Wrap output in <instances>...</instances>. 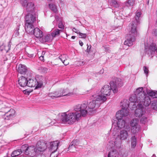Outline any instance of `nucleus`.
Listing matches in <instances>:
<instances>
[{"mask_svg":"<svg viewBox=\"0 0 157 157\" xmlns=\"http://www.w3.org/2000/svg\"><path fill=\"white\" fill-rule=\"evenodd\" d=\"M94 99L90 102L88 105L87 103H83L74 106V112L63 113H62L61 120L62 123L72 124L76 121L80 120L81 117H85L88 113L90 114L94 111V108H98L100 105L107 99L105 97L100 96H93Z\"/></svg>","mask_w":157,"mask_h":157,"instance_id":"f257e3e1","label":"nucleus"},{"mask_svg":"<svg viewBox=\"0 0 157 157\" xmlns=\"http://www.w3.org/2000/svg\"><path fill=\"white\" fill-rule=\"evenodd\" d=\"M143 88L139 87L137 88L134 94L132 95L129 98V101L132 102L139 103L142 101V98L144 96V91L143 90Z\"/></svg>","mask_w":157,"mask_h":157,"instance_id":"f03ea898","label":"nucleus"},{"mask_svg":"<svg viewBox=\"0 0 157 157\" xmlns=\"http://www.w3.org/2000/svg\"><path fill=\"white\" fill-rule=\"evenodd\" d=\"M122 106L121 109L117 113H119L122 116H127L128 115L129 111L128 109L129 106V102L126 99H124L123 102H121Z\"/></svg>","mask_w":157,"mask_h":157,"instance_id":"7ed1b4c3","label":"nucleus"},{"mask_svg":"<svg viewBox=\"0 0 157 157\" xmlns=\"http://www.w3.org/2000/svg\"><path fill=\"white\" fill-rule=\"evenodd\" d=\"M109 85L113 93H116L118 91L117 87L121 86V80L120 78L115 77L110 82Z\"/></svg>","mask_w":157,"mask_h":157,"instance_id":"20e7f679","label":"nucleus"},{"mask_svg":"<svg viewBox=\"0 0 157 157\" xmlns=\"http://www.w3.org/2000/svg\"><path fill=\"white\" fill-rule=\"evenodd\" d=\"M43 84L42 82L38 81L36 78H29L27 80V86L31 87H35V89L41 88Z\"/></svg>","mask_w":157,"mask_h":157,"instance_id":"39448f33","label":"nucleus"},{"mask_svg":"<svg viewBox=\"0 0 157 157\" xmlns=\"http://www.w3.org/2000/svg\"><path fill=\"white\" fill-rule=\"evenodd\" d=\"M140 24L132 21V23L129 25V27L130 30L129 33L128 35H130L132 36L136 37L138 34V26Z\"/></svg>","mask_w":157,"mask_h":157,"instance_id":"423d86ee","label":"nucleus"},{"mask_svg":"<svg viewBox=\"0 0 157 157\" xmlns=\"http://www.w3.org/2000/svg\"><path fill=\"white\" fill-rule=\"evenodd\" d=\"M112 90V89L110 85L109 86L108 85H105L101 89V94H99L98 96L102 97H105L106 98L105 96H109L110 95Z\"/></svg>","mask_w":157,"mask_h":157,"instance_id":"0eeeda50","label":"nucleus"},{"mask_svg":"<svg viewBox=\"0 0 157 157\" xmlns=\"http://www.w3.org/2000/svg\"><path fill=\"white\" fill-rule=\"evenodd\" d=\"M156 48V44L154 43H152L150 46H145V52L149 56H152V57L155 53Z\"/></svg>","mask_w":157,"mask_h":157,"instance_id":"6e6552de","label":"nucleus"},{"mask_svg":"<svg viewBox=\"0 0 157 157\" xmlns=\"http://www.w3.org/2000/svg\"><path fill=\"white\" fill-rule=\"evenodd\" d=\"M126 129L121 130L118 135V136L121 140H124L126 139L128 136V132H129L131 129L128 126H127Z\"/></svg>","mask_w":157,"mask_h":157,"instance_id":"1a4fd4ad","label":"nucleus"},{"mask_svg":"<svg viewBox=\"0 0 157 157\" xmlns=\"http://www.w3.org/2000/svg\"><path fill=\"white\" fill-rule=\"evenodd\" d=\"M18 72L21 74L24 75L26 77H28L31 76V72L26 67L22 64H19L17 69Z\"/></svg>","mask_w":157,"mask_h":157,"instance_id":"9d476101","label":"nucleus"},{"mask_svg":"<svg viewBox=\"0 0 157 157\" xmlns=\"http://www.w3.org/2000/svg\"><path fill=\"white\" fill-rule=\"evenodd\" d=\"M35 12L28 13L25 17V23H33L36 20Z\"/></svg>","mask_w":157,"mask_h":157,"instance_id":"9b49d317","label":"nucleus"},{"mask_svg":"<svg viewBox=\"0 0 157 157\" xmlns=\"http://www.w3.org/2000/svg\"><path fill=\"white\" fill-rule=\"evenodd\" d=\"M137 108L135 111V115L136 117H140L145 113V109L142 104H138Z\"/></svg>","mask_w":157,"mask_h":157,"instance_id":"f8f14e48","label":"nucleus"},{"mask_svg":"<svg viewBox=\"0 0 157 157\" xmlns=\"http://www.w3.org/2000/svg\"><path fill=\"white\" fill-rule=\"evenodd\" d=\"M124 116L121 115L119 113H117L116 117L118 121L117 122V125L119 128H122L124 127L125 125V121L124 120L121 119Z\"/></svg>","mask_w":157,"mask_h":157,"instance_id":"ddd939ff","label":"nucleus"},{"mask_svg":"<svg viewBox=\"0 0 157 157\" xmlns=\"http://www.w3.org/2000/svg\"><path fill=\"white\" fill-rule=\"evenodd\" d=\"M35 148L37 153L38 151H43L47 148L46 144L43 141H39L37 142Z\"/></svg>","mask_w":157,"mask_h":157,"instance_id":"4468645a","label":"nucleus"},{"mask_svg":"<svg viewBox=\"0 0 157 157\" xmlns=\"http://www.w3.org/2000/svg\"><path fill=\"white\" fill-rule=\"evenodd\" d=\"M37 153V151L35 147L34 146H30L25 152V155L28 156L33 157L35 156Z\"/></svg>","mask_w":157,"mask_h":157,"instance_id":"2eb2a0df","label":"nucleus"},{"mask_svg":"<svg viewBox=\"0 0 157 157\" xmlns=\"http://www.w3.org/2000/svg\"><path fill=\"white\" fill-rule=\"evenodd\" d=\"M144 96L143 98H142V101H140L139 104H142L143 106L144 105L146 106L149 105L151 103V99L149 97L146 96V95L144 92Z\"/></svg>","mask_w":157,"mask_h":157,"instance_id":"dca6fc26","label":"nucleus"},{"mask_svg":"<svg viewBox=\"0 0 157 157\" xmlns=\"http://www.w3.org/2000/svg\"><path fill=\"white\" fill-rule=\"evenodd\" d=\"M136 40V37L132 36L130 35H128L127 36V39L124 42V44L128 46H131L133 44V43Z\"/></svg>","mask_w":157,"mask_h":157,"instance_id":"f3484780","label":"nucleus"},{"mask_svg":"<svg viewBox=\"0 0 157 157\" xmlns=\"http://www.w3.org/2000/svg\"><path fill=\"white\" fill-rule=\"evenodd\" d=\"M33 23H25V29L27 33L32 35L35 29Z\"/></svg>","mask_w":157,"mask_h":157,"instance_id":"a211bd4d","label":"nucleus"},{"mask_svg":"<svg viewBox=\"0 0 157 157\" xmlns=\"http://www.w3.org/2000/svg\"><path fill=\"white\" fill-rule=\"evenodd\" d=\"M57 91L58 92V94H60V97L63 96H70L75 93V92L74 91L72 92H69L67 89H61Z\"/></svg>","mask_w":157,"mask_h":157,"instance_id":"6ab92c4d","label":"nucleus"},{"mask_svg":"<svg viewBox=\"0 0 157 157\" xmlns=\"http://www.w3.org/2000/svg\"><path fill=\"white\" fill-rule=\"evenodd\" d=\"M35 8L34 3L32 2H29L24 9L28 13H32L33 12H35L34 11Z\"/></svg>","mask_w":157,"mask_h":157,"instance_id":"aec40b11","label":"nucleus"},{"mask_svg":"<svg viewBox=\"0 0 157 157\" xmlns=\"http://www.w3.org/2000/svg\"><path fill=\"white\" fill-rule=\"evenodd\" d=\"M77 140H74L72 141L68 147V150L71 152H74L76 151V146H77Z\"/></svg>","mask_w":157,"mask_h":157,"instance_id":"412c9836","label":"nucleus"},{"mask_svg":"<svg viewBox=\"0 0 157 157\" xmlns=\"http://www.w3.org/2000/svg\"><path fill=\"white\" fill-rule=\"evenodd\" d=\"M26 77V76L25 77L21 76L20 78H19L18 82L21 86L24 87L27 86V79Z\"/></svg>","mask_w":157,"mask_h":157,"instance_id":"4be33fe9","label":"nucleus"},{"mask_svg":"<svg viewBox=\"0 0 157 157\" xmlns=\"http://www.w3.org/2000/svg\"><path fill=\"white\" fill-rule=\"evenodd\" d=\"M33 32V34L36 38H40L43 36L42 32L38 28H35Z\"/></svg>","mask_w":157,"mask_h":157,"instance_id":"5701e85b","label":"nucleus"},{"mask_svg":"<svg viewBox=\"0 0 157 157\" xmlns=\"http://www.w3.org/2000/svg\"><path fill=\"white\" fill-rule=\"evenodd\" d=\"M59 143V142L56 141L51 142L50 143V149L51 151L55 152L58 148Z\"/></svg>","mask_w":157,"mask_h":157,"instance_id":"b1692460","label":"nucleus"},{"mask_svg":"<svg viewBox=\"0 0 157 157\" xmlns=\"http://www.w3.org/2000/svg\"><path fill=\"white\" fill-rule=\"evenodd\" d=\"M108 156V157H119L120 153L117 150L114 149L109 152Z\"/></svg>","mask_w":157,"mask_h":157,"instance_id":"393cba45","label":"nucleus"},{"mask_svg":"<svg viewBox=\"0 0 157 157\" xmlns=\"http://www.w3.org/2000/svg\"><path fill=\"white\" fill-rule=\"evenodd\" d=\"M11 111L12 114H4L5 117H6L5 118V119L9 120L14 117L15 113V110L13 109H11Z\"/></svg>","mask_w":157,"mask_h":157,"instance_id":"a878e982","label":"nucleus"},{"mask_svg":"<svg viewBox=\"0 0 157 157\" xmlns=\"http://www.w3.org/2000/svg\"><path fill=\"white\" fill-rule=\"evenodd\" d=\"M21 153H22L20 150L18 149L13 151L11 155V156L12 157H19L18 156L19 155H21Z\"/></svg>","mask_w":157,"mask_h":157,"instance_id":"bb28decb","label":"nucleus"},{"mask_svg":"<svg viewBox=\"0 0 157 157\" xmlns=\"http://www.w3.org/2000/svg\"><path fill=\"white\" fill-rule=\"evenodd\" d=\"M109 2L111 6L117 8L120 6V4L114 0H109Z\"/></svg>","mask_w":157,"mask_h":157,"instance_id":"cd10ccee","label":"nucleus"},{"mask_svg":"<svg viewBox=\"0 0 157 157\" xmlns=\"http://www.w3.org/2000/svg\"><path fill=\"white\" fill-rule=\"evenodd\" d=\"M53 38L51 34H49L45 36L44 39H43V41L44 42H48L51 41Z\"/></svg>","mask_w":157,"mask_h":157,"instance_id":"c85d7f7f","label":"nucleus"},{"mask_svg":"<svg viewBox=\"0 0 157 157\" xmlns=\"http://www.w3.org/2000/svg\"><path fill=\"white\" fill-rule=\"evenodd\" d=\"M48 96L53 99L54 98H56L60 97V94H58V91L54 92L53 93H50L48 94Z\"/></svg>","mask_w":157,"mask_h":157,"instance_id":"c756f323","label":"nucleus"},{"mask_svg":"<svg viewBox=\"0 0 157 157\" xmlns=\"http://www.w3.org/2000/svg\"><path fill=\"white\" fill-rule=\"evenodd\" d=\"M141 15V13L140 12H138L136 13L135 19L133 21L135 22L136 23H140V18Z\"/></svg>","mask_w":157,"mask_h":157,"instance_id":"7c9ffc66","label":"nucleus"},{"mask_svg":"<svg viewBox=\"0 0 157 157\" xmlns=\"http://www.w3.org/2000/svg\"><path fill=\"white\" fill-rule=\"evenodd\" d=\"M62 32V29H56L53 32L51 33V35L53 36V37L59 36L60 32Z\"/></svg>","mask_w":157,"mask_h":157,"instance_id":"2f4dec72","label":"nucleus"},{"mask_svg":"<svg viewBox=\"0 0 157 157\" xmlns=\"http://www.w3.org/2000/svg\"><path fill=\"white\" fill-rule=\"evenodd\" d=\"M132 147L134 148L136 144V139L135 136H132L131 139Z\"/></svg>","mask_w":157,"mask_h":157,"instance_id":"473e14b6","label":"nucleus"},{"mask_svg":"<svg viewBox=\"0 0 157 157\" xmlns=\"http://www.w3.org/2000/svg\"><path fill=\"white\" fill-rule=\"evenodd\" d=\"M131 132L133 134H135L138 132L140 130V127L139 125L131 126Z\"/></svg>","mask_w":157,"mask_h":157,"instance_id":"72a5a7b5","label":"nucleus"},{"mask_svg":"<svg viewBox=\"0 0 157 157\" xmlns=\"http://www.w3.org/2000/svg\"><path fill=\"white\" fill-rule=\"evenodd\" d=\"M50 9L55 13H57V9L56 6L54 4L51 3L49 5Z\"/></svg>","mask_w":157,"mask_h":157,"instance_id":"f704fd0d","label":"nucleus"},{"mask_svg":"<svg viewBox=\"0 0 157 157\" xmlns=\"http://www.w3.org/2000/svg\"><path fill=\"white\" fill-rule=\"evenodd\" d=\"M29 146L27 144H25L22 145L21 148L20 149L22 153H24L25 154V152L27 151V149L28 148Z\"/></svg>","mask_w":157,"mask_h":157,"instance_id":"c9c22d12","label":"nucleus"},{"mask_svg":"<svg viewBox=\"0 0 157 157\" xmlns=\"http://www.w3.org/2000/svg\"><path fill=\"white\" fill-rule=\"evenodd\" d=\"M139 120L138 119H134L131 122V126H134L139 125L138 124Z\"/></svg>","mask_w":157,"mask_h":157,"instance_id":"e433bc0d","label":"nucleus"},{"mask_svg":"<svg viewBox=\"0 0 157 157\" xmlns=\"http://www.w3.org/2000/svg\"><path fill=\"white\" fill-rule=\"evenodd\" d=\"M119 153H120V156L122 157H127L128 155L127 152L124 149H122Z\"/></svg>","mask_w":157,"mask_h":157,"instance_id":"4c0bfd02","label":"nucleus"},{"mask_svg":"<svg viewBox=\"0 0 157 157\" xmlns=\"http://www.w3.org/2000/svg\"><path fill=\"white\" fill-rule=\"evenodd\" d=\"M151 106L154 109L157 110V101H152Z\"/></svg>","mask_w":157,"mask_h":157,"instance_id":"58836bf2","label":"nucleus"},{"mask_svg":"<svg viewBox=\"0 0 157 157\" xmlns=\"http://www.w3.org/2000/svg\"><path fill=\"white\" fill-rule=\"evenodd\" d=\"M148 94L149 96L152 98H157V93L154 91H151L149 92Z\"/></svg>","mask_w":157,"mask_h":157,"instance_id":"ea45409f","label":"nucleus"},{"mask_svg":"<svg viewBox=\"0 0 157 157\" xmlns=\"http://www.w3.org/2000/svg\"><path fill=\"white\" fill-rule=\"evenodd\" d=\"M134 0H128L126 3V5L128 6H132L134 4Z\"/></svg>","mask_w":157,"mask_h":157,"instance_id":"a19ab883","label":"nucleus"},{"mask_svg":"<svg viewBox=\"0 0 157 157\" xmlns=\"http://www.w3.org/2000/svg\"><path fill=\"white\" fill-rule=\"evenodd\" d=\"M20 2L24 8L26 6L28 3L27 0H20Z\"/></svg>","mask_w":157,"mask_h":157,"instance_id":"79ce46f5","label":"nucleus"},{"mask_svg":"<svg viewBox=\"0 0 157 157\" xmlns=\"http://www.w3.org/2000/svg\"><path fill=\"white\" fill-rule=\"evenodd\" d=\"M67 58V56L63 54L59 56V58L63 62V61H65V60H66Z\"/></svg>","mask_w":157,"mask_h":157,"instance_id":"37998d69","label":"nucleus"},{"mask_svg":"<svg viewBox=\"0 0 157 157\" xmlns=\"http://www.w3.org/2000/svg\"><path fill=\"white\" fill-rule=\"evenodd\" d=\"M147 121V117L144 116L140 120V122L142 124H145Z\"/></svg>","mask_w":157,"mask_h":157,"instance_id":"c03bdc74","label":"nucleus"},{"mask_svg":"<svg viewBox=\"0 0 157 157\" xmlns=\"http://www.w3.org/2000/svg\"><path fill=\"white\" fill-rule=\"evenodd\" d=\"M39 70L40 71H41L42 72L45 73L46 72L48 71V69L47 68L42 67H40L39 69Z\"/></svg>","mask_w":157,"mask_h":157,"instance_id":"a18cd8bd","label":"nucleus"},{"mask_svg":"<svg viewBox=\"0 0 157 157\" xmlns=\"http://www.w3.org/2000/svg\"><path fill=\"white\" fill-rule=\"evenodd\" d=\"M78 34L79 38H85L86 36V35L85 33H82L79 32L78 33Z\"/></svg>","mask_w":157,"mask_h":157,"instance_id":"49530a36","label":"nucleus"},{"mask_svg":"<svg viewBox=\"0 0 157 157\" xmlns=\"http://www.w3.org/2000/svg\"><path fill=\"white\" fill-rule=\"evenodd\" d=\"M58 26L59 28L62 29V30L64 29V26L62 22L61 21H60L59 23Z\"/></svg>","mask_w":157,"mask_h":157,"instance_id":"de8ad7c7","label":"nucleus"},{"mask_svg":"<svg viewBox=\"0 0 157 157\" xmlns=\"http://www.w3.org/2000/svg\"><path fill=\"white\" fill-rule=\"evenodd\" d=\"M144 73L147 75L148 73V68L147 67H146L144 66Z\"/></svg>","mask_w":157,"mask_h":157,"instance_id":"09e8293b","label":"nucleus"},{"mask_svg":"<svg viewBox=\"0 0 157 157\" xmlns=\"http://www.w3.org/2000/svg\"><path fill=\"white\" fill-rule=\"evenodd\" d=\"M19 29V26L18 25L17 27L16 28V29L15 31V36H17L19 35V33L18 32V30Z\"/></svg>","mask_w":157,"mask_h":157,"instance_id":"8fccbe9b","label":"nucleus"},{"mask_svg":"<svg viewBox=\"0 0 157 157\" xmlns=\"http://www.w3.org/2000/svg\"><path fill=\"white\" fill-rule=\"evenodd\" d=\"M11 109L9 110V109H7L6 110H5L4 111V112L5 113V114H12V113L11 112Z\"/></svg>","mask_w":157,"mask_h":157,"instance_id":"3c124183","label":"nucleus"},{"mask_svg":"<svg viewBox=\"0 0 157 157\" xmlns=\"http://www.w3.org/2000/svg\"><path fill=\"white\" fill-rule=\"evenodd\" d=\"M72 30L73 32H75L77 34H78V33H79V30L75 28H73L72 29Z\"/></svg>","mask_w":157,"mask_h":157,"instance_id":"603ef678","label":"nucleus"},{"mask_svg":"<svg viewBox=\"0 0 157 157\" xmlns=\"http://www.w3.org/2000/svg\"><path fill=\"white\" fill-rule=\"evenodd\" d=\"M87 47L86 51L87 52H88V53H89L90 51V49L91 48V46H89L88 44H87Z\"/></svg>","mask_w":157,"mask_h":157,"instance_id":"864d4df0","label":"nucleus"},{"mask_svg":"<svg viewBox=\"0 0 157 157\" xmlns=\"http://www.w3.org/2000/svg\"><path fill=\"white\" fill-rule=\"evenodd\" d=\"M65 65H68L69 64V62L67 60V59H66V60H65V61H63L62 62Z\"/></svg>","mask_w":157,"mask_h":157,"instance_id":"5fc2aeb1","label":"nucleus"},{"mask_svg":"<svg viewBox=\"0 0 157 157\" xmlns=\"http://www.w3.org/2000/svg\"><path fill=\"white\" fill-rule=\"evenodd\" d=\"M54 152L52 151L50 155V157H56L57 156H55V155Z\"/></svg>","mask_w":157,"mask_h":157,"instance_id":"6e6d98bb","label":"nucleus"},{"mask_svg":"<svg viewBox=\"0 0 157 157\" xmlns=\"http://www.w3.org/2000/svg\"><path fill=\"white\" fill-rule=\"evenodd\" d=\"M34 56V55L33 54H28V57H30V58H32V57H33Z\"/></svg>","mask_w":157,"mask_h":157,"instance_id":"4d7b16f0","label":"nucleus"},{"mask_svg":"<svg viewBox=\"0 0 157 157\" xmlns=\"http://www.w3.org/2000/svg\"><path fill=\"white\" fill-rule=\"evenodd\" d=\"M79 42L80 45L81 46H82L83 44V42L81 40H80Z\"/></svg>","mask_w":157,"mask_h":157,"instance_id":"13d9d810","label":"nucleus"},{"mask_svg":"<svg viewBox=\"0 0 157 157\" xmlns=\"http://www.w3.org/2000/svg\"><path fill=\"white\" fill-rule=\"evenodd\" d=\"M44 57L42 56H40V59L41 60H43L44 59Z\"/></svg>","mask_w":157,"mask_h":157,"instance_id":"bf43d9fd","label":"nucleus"},{"mask_svg":"<svg viewBox=\"0 0 157 157\" xmlns=\"http://www.w3.org/2000/svg\"><path fill=\"white\" fill-rule=\"evenodd\" d=\"M103 47L105 49V51L108 50V47H105V46H103Z\"/></svg>","mask_w":157,"mask_h":157,"instance_id":"052dcab7","label":"nucleus"},{"mask_svg":"<svg viewBox=\"0 0 157 157\" xmlns=\"http://www.w3.org/2000/svg\"><path fill=\"white\" fill-rule=\"evenodd\" d=\"M55 19L56 21H57L58 20V19L59 18V17L58 16H55Z\"/></svg>","mask_w":157,"mask_h":157,"instance_id":"680f3d73","label":"nucleus"},{"mask_svg":"<svg viewBox=\"0 0 157 157\" xmlns=\"http://www.w3.org/2000/svg\"><path fill=\"white\" fill-rule=\"evenodd\" d=\"M10 44H9L8 45V47H9V49H10Z\"/></svg>","mask_w":157,"mask_h":157,"instance_id":"e2e57ef3","label":"nucleus"},{"mask_svg":"<svg viewBox=\"0 0 157 157\" xmlns=\"http://www.w3.org/2000/svg\"><path fill=\"white\" fill-rule=\"evenodd\" d=\"M75 38V36H72L71 37V38L73 39H74Z\"/></svg>","mask_w":157,"mask_h":157,"instance_id":"0e129e2a","label":"nucleus"},{"mask_svg":"<svg viewBox=\"0 0 157 157\" xmlns=\"http://www.w3.org/2000/svg\"><path fill=\"white\" fill-rule=\"evenodd\" d=\"M149 0H148L147 2V4L148 5L149 4Z\"/></svg>","mask_w":157,"mask_h":157,"instance_id":"69168bd1","label":"nucleus"},{"mask_svg":"<svg viewBox=\"0 0 157 157\" xmlns=\"http://www.w3.org/2000/svg\"><path fill=\"white\" fill-rule=\"evenodd\" d=\"M155 155V154L153 155V156H154Z\"/></svg>","mask_w":157,"mask_h":157,"instance_id":"338daca9","label":"nucleus"},{"mask_svg":"<svg viewBox=\"0 0 157 157\" xmlns=\"http://www.w3.org/2000/svg\"><path fill=\"white\" fill-rule=\"evenodd\" d=\"M44 52H43L42 53V54L43 55V53Z\"/></svg>","mask_w":157,"mask_h":157,"instance_id":"774afa93","label":"nucleus"}]
</instances>
